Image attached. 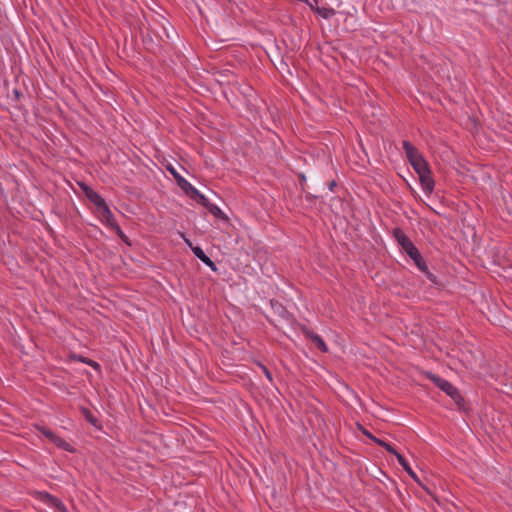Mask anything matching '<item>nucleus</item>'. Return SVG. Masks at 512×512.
I'll use <instances>...</instances> for the list:
<instances>
[{
  "label": "nucleus",
  "instance_id": "2eb2a0df",
  "mask_svg": "<svg viewBox=\"0 0 512 512\" xmlns=\"http://www.w3.org/2000/svg\"><path fill=\"white\" fill-rule=\"evenodd\" d=\"M314 12L324 19H329L335 14V10L333 8L325 7H317Z\"/></svg>",
  "mask_w": 512,
  "mask_h": 512
},
{
  "label": "nucleus",
  "instance_id": "393cba45",
  "mask_svg": "<svg viewBox=\"0 0 512 512\" xmlns=\"http://www.w3.org/2000/svg\"><path fill=\"white\" fill-rule=\"evenodd\" d=\"M13 94L16 99H19L22 96V93L18 89H14Z\"/></svg>",
  "mask_w": 512,
  "mask_h": 512
},
{
  "label": "nucleus",
  "instance_id": "20e7f679",
  "mask_svg": "<svg viewBox=\"0 0 512 512\" xmlns=\"http://www.w3.org/2000/svg\"><path fill=\"white\" fill-rule=\"evenodd\" d=\"M36 429L43 434L48 440H50L54 445H56L58 448H61L65 451L72 452L73 448L72 446L66 442L63 438L56 435L52 430L45 426H36Z\"/></svg>",
  "mask_w": 512,
  "mask_h": 512
},
{
  "label": "nucleus",
  "instance_id": "9d476101",
  "mask_svg": "<svg viewBox=\"0 0 512 512\" xmlns=\"http://www.w3.org/2000/svg\"><path fill=\"white\" fill-rule=\"evenodd\" d=\"M422 189L426 193H431L434 189V180L431 176V171L423 174H418Z\"/></svg>",
  "mask_w": 512,
  "mask_h": 512
},
{
  "label": "nucleus",
  "instance_id": "4be33fe9",
  "mask_svg": "<svg viewBox=\"0 0 512 512\" xmlns=\"http://www.w3.org/2000/svg\"><path fill=\"white\" fill-rule=\"evenodd\" d=\"M86 364H88L89 366H91L94 369L100 368V365L96 361L91 360V359L87 360Z\"/></svg>",
  "mask_w": 512,
  "mask_h": 512
},
{
  "label": "nucleus",
  "instance_id": "f3484780",
  "mask_svg": "<svg viewBox=\"0 0 512 512\" xmlns=\"http://www.w3.org/2000/svg\"><path fill=\"white\" fill-rule=\"evenodd\" d=\"M192 252L194 253V255L199 259L201 260L203 263L209 258L205 252L202 250L201 247L199 246H195V247H192Z\"/></svg>",
  "mask_w": 512,
  "mask_h": 512
},
{
  "label": "nucleus",
  "instance_id": "6ab92c4d",
  "mask_svg": "<svg viewBox=\"0 0 512 512\" xmlns=\"http://www.w3.org/2000/svg\"><path fill=\"white\" fill-rule=\"evenodd\" d=\"M46 496L48 497V499L50 500V502L52 504H54L57 508L61 509V508H64V505L63 503L57 498V497H54L50 494H46Z\"/></svg>",
  "mask_w": 512,
  "mask_h": 512
},
{
  "label": "nucleus",
  "instance_id": "c85d7f7f",
  "mask_svg": "<svg viewBox=\"0 0 512 512\" xmlns=\"http://www.w3.org/2000/svg\"><path fill=\"white\" fill-rule=\"evenodd\" d=\"M79 360L83 363H86L88 359L84 358V357H80Z\"/></svg>",
  "mask_w": 512,
  "mask_h": 512
},
{
  "label": "nucleus",
  "instance_id": "bb28decb",
  "mask_svg": "<svg viewBox=\"0 0 512 512\" xmlns=\"http://www.w3.org/2000/svg\"><path fill=\"white\" fill-rule=\"evenodd\" d=\"M299 178H300L301 184L303 185V183L306 181L305 175L304 174H300Z\"/></svg>",
  "mask_w": 512,
  "mask_h": 512
},
{
  "label": "nucleus",
  "instance_id": "9b49d317",
  "mask_svg": "<svg viewBox=\"0 0 512 512\" xmlns=\"http://www.w3.org/2000/svg\"><path fill=\"white\" fill-rule=\"evenodd\" d=\"M417 174H423L426 172H430V167L425 158H421L411 165Z\"/></svg>",
  "mask_w": 512,
  "mask_h": 512
},
{
  "label": "nucleus",
  "instance_id": "6e6552de",
  "mask_svg": "<svg viewBox=\"0 0 512 512\" xmlns=\"http://www.w3.org/2000/svg\"><path fill=\"white\" fill-rule=\"evenodd\" d=\"M397 460H398V463L403 467V469L408 473V475L417 483L419 484L422 488H424L425 490H427V488L421 483L419 477L417 476V474L412 470L411 466L409 465L408 461L405 459V457L403 455H401L400 453L397 454L396 456Z\"/></svg>",
  "mask_w": 512,
  "mask_h": 512
},
{
  "label": "nucleus",
  "instance_id": "7ed1b4c3",
  "mask_svg": "<svg viewBox=\"0 0 512 512\" xmlns=\"http://www.w3.org/2000/svg\"><path fill=\"white\" fill-rule=\"evenodd\" d=\"M169 172L173 175L174 179L177 182V185L185 192V194L196 201L197 203H205L206 197L200 193L190 182H188L184 177H182L175 168L172 166H168Z\"/></svg>",
  "mask_w": 512,
  "mask_h": 512
},
{
  "label": "nucleus",
  "instance_id": "f03ea898",
  "mask_svg": "<svg viewBox=\"0 0 512 512\" xmlns=\"http://www.w3.org/2000/svg\"><path fill=\"white\" fill-rule=\"evenodd\" d=\"M427 377L443 392H445L448 396L456 404L459 410H465V400L460 394L459 390L449 381L435 375L432 373H427Z\"/></svg>",
  "mask_w": 512,
  "mask_h": 512
},
{
  "label": "nucleus",
  "instance_id": "5701e85b",
  "mask_svg": "<svg viewBox=\"0 0 512 512\" xmlns=\"http://www.w3.org/2000/svg\"><path fill=\"white\" fill-rule=\"evenodd\" d=\"M280 309H281V310H279L280 315L283 318H288V316L290 315L289 312L282 306H280Z\"/></svg>",
  "mask_w": 512,
  "mask_h": 512
},
{
  "label": "nucleus",
  "instance_id": "1a4fd4ad",
  "mask_svg": "<svg viewBox=\"0 0 512 512\" xmlns=\"http://www.w3.org/2000/svg\"><path fill=\"white\" fill-rule=\"evenodd\" d=\"M98 212L101 216L102 222L105 225L109 226L111 229L118 225L113 213L111 212L107 204L104 207H102V209L99 210Z\"/></svg>",
  "mask_w": 512,
  "mask_h": 512
},
{
  "label": "nucleus",
  "instance_id": "423d86ee",
  "mask_svg": "<svg viewBox=\"0 0 512 512\" xmlns=\"http://www.w3.org/2000/svg\"><path fill=\"white\" fill-rule=\"evenodd\" d=\"M302 333L303 335L309 339L321 352H327L328 351V347L326 345V343L324 342V340L322 339V337L316 333H314L313 331H311L310 329H308L307 327H303L302 328Z\"/></svg>",
  "mask_w": 512,
  "mask_h": 512
},
{
  "label": "nucleus",
  "instance_id": "f257e3e1",
  "mask_svg": "<svg viewBox=\"0 0 512 512\" xmlns=\"http://www.w3.org/2000/svg\"><path fill=\"white\" fill-rule=\"evenodd\" d=\"M392 233L398 245L414 261L417 268L419 270H423L425 268V260L422 257L418 248L413 244L409 237L406 236L404 231L401 228L397 227L393 229Z\"/></svg>",
  "mask_w": 512,
  "mask_h": 512
},
{
  "label": "nucleus",
  "instance_id": "a211bd4d",
  "mask_svg": "<svg viewBox=\"0 0 512 512\" xmlns=\"http://www.w3.org/2000/svg\"><path fill=\"white\" fill-rule=\"evenodd\" d=\"M116 234L118 235V237L125 243L129 244L128 242V237L125 235V233L123 232V230L121 229V227L119 225H116L114 228H112Z\"/></svg>",
  "mask_w": 512,
  "mask_h": 512
},
{
  "label": "nucleus",
  "instance_id": "dca6fc26",
  "mask_svg": "<svg viewBox=\"0 0 512 512\" xmlns=\"http://www.w3.org/2000/svg\"><path fill=\"white\" fill-rule=\"evenodd\" d=\"M425 274L427 279L434 285H440V281L438 280L437 276L434 275L432 272L429 271L427 264L425 263V268L423 270H420Z\"/></svg>",
  "mask_w": 512,
  "mask_h": 512
},
{
  "label": "nucleus",
  "instance_id": "412c9836",
  "mask_svg": "<svg viewBox=\"0 0 512 512\" xmlns=\"http://www.w3.org/2000/svg\"><path fill=\"white\" fill-rule=\"evenodd\" d=\"M204 264L207 265L212 271H216L217 270V267H216L215 263L210 258H208L204 262Z\"/></svg>",
  "mask_w": 512,
  "mask_h": 512
},
{
  "label": "nucleus",
  "instance_id": "ddd939ff",
  "mask_svg": "<svg viewBox=\"0 0 512 512\" xmlns=\"http://www.w3.org/2000/svg\"><path fill=\"white\" fill-rule=\"evenodd\" d=\"M202 206L206 207L208 209V211L214 215L215 217H221L223 215L221 209L215 205V204H212L209 202V200L206 198V202L205 203H200Z\"/></svg>",
  "mask_w": 512,
  "mask_h": 512
},
{
  "label": "nucleus",
  "instance_id": "aec40b11",
  "mask_svg": "<svg viewBox=\"0 0 512 512\" xmlns=\"http://www.w3.org/2000/svg\"><path fill=\"white\" fill-rule=\"evenodd\" d=\"M305 4H307L312 11H315L316 8L318 7L317 4H318V0H306L304 1Z\"/></svg>",
  "mask_w": 512,
  "mask_h": 512
},
{
  "label": "nucleus",
  "instance_id": "39448f33",
  "mask_svg": "<svg viewBox=\"0 0 512 512\" xmlns=\"http://www.w3.org/2000/svg\"><path fill=\"white\" fill-rule=\"evenodd\" d=\"M80 186L87 199L97 207L98 211L107 204L104 198L91 187L86 184H80Z\"/></svg>",
  "mask_w": 512,
  "mask_h": 512
},
{
  "label": "nucleus",
  "instance_id": "a878e982",
  "mask_svg": "<svg viewBox=\"0 0 512 512\" xmlns=\"http://www.w3.org/2000/svg\"><path fill=\"white\" fill-rule=\"evenodd\" d=\"M336 187V182L333 180L331 181L329 184H328V188L330 191H333L334 188Z\"/></svg>",
  "mask_w": 512,
  "mask_h": 512
},
{
  "label": "nucleus",
  "instance_id": "cd10ccee",
  "mask_svg": "<svg viewBox=\"0 0 512 512\" xmlns=\"http://www.w3.org/2000/svg\"><path fill=\"white\" fill-rule=\"evenodd\" d=\"M364 434L369 438L371 439V436H373L370 432L368 431H364Z\"/></svg>",
  "mask_w": 512,
  "mask_h": 512
},
{
  "label": "nucleus",
  "instance_id": "b1692460",
  "mask_svg": "<svg viewBox=\"0 0 512 512\" xmlns=\"http://www.w3.org/2000/svg\"><path fill=\"white\" fill-rule=\"evenodd\" d=\"M262 368H263V371H264V373H265L266 377H267L270 381H272V374H271V372H270V371H269L265 366H263Z\"/></svg>",
  "mask_w": 512,
  "mask_h": 512
},
{
  "label": "nucleus",
  "instance_id": "4468645a",
  "mask_svg": "<svg viewBox=\"0 0 512 512\" xmlns=\"http://www.w3.org/2000/svg\"><path fill=\"white\" fill-rule=\"evenodd\" d=\"M81 412L87 422H89L95 427H98V419L93 415V413L88 408L82 407Z\"/></svg>",
  "mask_w": 512,
  "mask_h": 512
},
{
  "label": "nucleus",
  "instance_id": "f8f14e48",
  "mask_svg": "<svg viewBox=\"0 0 512 512\" xmlns=\"http://www.w3.org/2000/svg\"><path fill=\"white\" fill-rule=\"evenodd\" d=\"M371 440L377 445L383 447L388 453L395 455V457L397 456V454H399L391 444L385 442L384 440L379 439L375 436H371Z\"/></svg>",
  "mask_w": 512,
  "mask_h": 512
},
{
  "label": "nucleus",
  "instance_id": "0eeeda50",
  "mask_svg": "<svg viewBox=\"0 0 512 512\" xmlns=\"http://www.w3.org/2000/svg\"><path fill=\"white\" fill-rule=\"evenodd\" d=\"M402 148L411 165L416 161L420 160L421 158H423V155L418 151V149L407 140L403 141Z\"/></svg>",
  "mask_w": 512,
  "mask_h": 512
}]
</instances>
